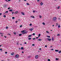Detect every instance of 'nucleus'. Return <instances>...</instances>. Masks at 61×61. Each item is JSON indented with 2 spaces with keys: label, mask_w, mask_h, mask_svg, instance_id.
I'll list each match as a JSON object with an SVG mask.
<instances>
[{
  "label": "nucleus",
  "mask_w": 61,
  "mask_h": 61,
  "mask_svg": "<svg viewBox=\"0 0 61 61\" xmlns=\"http://www.w3.org/2000/svg\"><path fill=\"white\" fill-rule=\"evenodd\" d=\"M0 50H2V49H0Z\"/></svg>",
  "instance_id": "nucleus-57"
},
{
  "label": "nucleus",
  "mask_w": 61,
  "mask_h": 61,
  "mask_svg": "<svg viewBox=\"0 0 61 61\" xmlns=\"http://www.w3.org/2000/svg\"><path fill=\"white\" fill-rule=\"evenodd\" d=\"M43 3H42L41 2V5H43Z\"/></svg>",
  "instance_id": "nucleus-21"
},
{
  "label": "nucleus",
  "mask_w": 61,
  "mask_h": 61,
  "mask_svg": "<svg viewBox=\"0 0 61 61\" xmlns=\"http://www.w3.org/2000/svg\"><path fill=\"white\" fill-rule=\"evenodd\" d=\"M57 8H60V6H59Z\"/></svg>",
  "instance_id": "nucleus-45"
},
{
  "label": "nucleus",
  "mask_w": 61,
  "mask_h": 61,
  "mask_svg": "<svg viewBox=\"0 0 61 61\" xmlns=\"http://www.w3.org/2000/svg\"><path fill=\"white\" fill-rule=\"evenodd\" d=\"M61 51H60L59 52V53H61Z\"/></svg>",
  "instance_id": "nucleus-39"
},
{
  "label": "nucleus",
  "mask_w": 61,
  "mask_h": 61,
  "mask_svg": "<svg viewBox=\"0 0 61 61\" xmlns=\"http://www.w3.org/2000/svg\"><path fill=\"white\" fill-rule=\"evenodd\" d=\"M31 36H32V35H29L28 36V37H31Z\"/></svg>",
  "instance_id": "nucleus-17"
},
{
  "label": "nucleus",
  "mask_w": 61,
  "mask_h": 61,
  "mask_svg": "<svg viewBox=\"0 0 61 61\" xmlns=\"http://www.w3.org/2000/svg\"><path fill=\"white\" fill-rule=\"evenodd\" d=\"M42 24L44 25H45V23L44 22H43L42 23Z\"/></svg>",
  "instance_id": "nucleus-24"
},
{
  "label": "nucleus",
  "mask_w": 61,
  "mask_h": 61,
  "mask_svg": "<svg viewBox=\"0 0 61 61\" xmlns=\"http://www.w3.org/2000/svg\"><path fill=\"white\" fill-rule=\"evenodd\" d=\"M10 8H8V9H10Z\"/></svg>",
  "instance_id": "nucleus-59"
},
{
  "label": "nucleus",
  "mask_w": 61,
  "mask_h": 61,
  "mask_svg": "<svg viewBox=\"0 0 61 61\" xmlns=\"http://www.w3.org/2000/svg\"><path fill=\"white\" fill-rule=\"evenodd\" d=\"M60 35V34H57V36H59Z\"/></svg>",
  "instance_id": "nucleus-25"
},
{
  "label": "nucleus",
  "mask_w": 61,
  "mask_h": 61,
  "mask_svg": "<svg viewBox=\"0 0 61 61\" xmlns=\"http://www.w3.org/2000/svg\"><path fill=\"white\" fill-rule=\"evenodd\" d=\"M25 30H24L23 31H21V32L22 33V34H23V35H24V34H26V33H27L26 32H25L26 31Z\"/></svg>",
  "instance_id": "nucleus-1"
},
{
  "label": "nucleus",
  "mask_w": 61,
  "mask_h": 61,
  "mask_svg": "<svg viewBox=\"0 0 61 61\" xmlns=\"http://www.w3.org/2000/svg\"><path fill=\"white\" fill-rule=\"evenodd\" d=\"M21 14L23 15H25V14L23 12H21Z\"/></svg>",
  "instance_id": "nucleus-13"
},
{
  "label": "nucleus",
  "mask_w": 61,
  "mask_h": 61,
  "mask_svg": "<svg viewBox=\"0 0 61 61\" xmlns=\"http://www.w3.org/2000/svg\"><path fill=\"white\" fill-rule=\"evenodd\" d=\"M28 40H31V38H29L28 39Z\"/></svg>",
  "instance_id": "nucleus-23"
},
{
  "label": "nucleus",
  "mask_w": 61,
  "mask_h": 61,
  "mask_svg": "<svg viewBox=\"0 0 61 61\" xmlns=\"http://www.w3.org/2000/svg\"><path fill=\"white\" fill-rule=\"evenodd\" d=\"M9 11H10V12H12L13 10H9Z\"/></svg>",
  "instance_id": "nucleus-11"
},
{
  "label": "nucleus",
  "mask_w": 61,
  "mask_h": 61,
  "mask_svg": "<svg viewBox=\"0 0 61 61\" xmlns=\"http://www.w3.org/2000/svg\"><path fill=\"white\" fill-rule=\"evenodd\" d=\"M14 35H15L16 34V33H15V32H14Z\"/></svg>",
  "instance_id": "nucleus-38"
},
{
  "label": "nucleus",
  "mask_w": 61,
  "mask_h": 61,
  "mask_svg": "<svg viewBox=\"0 0 61 61\" xmlns=\"http://www.w3.org/2000/svg\"><path fill=\"white\" fill-rule=\"evenodd\" d=\"M58 19H59V20H60V18H58Z\"/></svg>",
  "instance_id": "nucleus-63"
},
{
  "label": "nucleus",
  "mask_w": 61,
  "mask_h": 61,
  "mask_svg": "<svg viewBox=\"0 0 61 61\" xmlns=\"http://www.w3.org/2000/svg\"><path fill=\"white\" fill-rule=\"evenodd\" d=\"M56 60H58V59H57V58H56Z\"/></svg>",
  "instance_id": "nucleus-34"
},
{
  "label": "nucleus",
  "mask_w": 61,
  "mask_h": 61,
  "mask_svg": "<svg viewBox=\"0 0 61 61\" xmlns=\"http://www.w3.org/2000/svg\"><path fill=\"white\" fill-rule=\"evenodd\" d=\"M56 26H57L58 25V23H56Z\"/></svg>",
  "instance_id": "nucleus-9"
},
{
  "label": "nucleus",
  "mask_w": 61,
  "mask_h": 61,
  "mask_svg": "<svg viewBox=\"0 0 61 61\" xmlns=\"http://www.w3.org/2000/svg\"><path fill=\"white\" fill-rule=\"evenodd\" d=\"M14 55V53H12L11 54V55H12V56H13Z\"/></svg>",
  "instance_id": "nucleus-12"
},
{
  "label": "nucleus",
  "mask_w": 61,
  "mask_h": 61,
  "mask_svg": "<svg viewBox=\"0 0 61 61\" xmlns=\"http://www.w3.org/2000/svg\"><path fill=\"white\" fill-rule=\"evenodd\" d=\"M40 18H41V17H42V16H41V15H40Z\"/></svg>",
  "instance_id": "nucleus-32"
},
{
  "label": "nucleus",
  "mask_w": 61,
  "mask_h": 61,
  "mask_svg": "<svg viewBox=\"0 0 61 61\" xmlns=\"http://www.w3.org/2000/svg\"><path fill=\"white\" fill-rule=\"evenodd\" d=\"M7 52H5V54H7Z\"/></svg>",
  "instance_id": "nucleus-47"
},
{
  "label": "nucleus",
  "mask_w": 61,
  "mask_h": 61,
  "mask_svg": "<svg viewBox=\"0 0 61 61\" xmlns=\"http://www.w3.org/2000/svg\"><path fill=\"white\" fill-rule=\"evenodd\" d=\"M38 57V56L37 55L35 56V58L36 59H37Z\"/></svg>",
  "instance_id": "nucleus-2"
},
{
  "label": "nucleus",
  "mask_w": 61,
  "mask_h": 61,
  "mask_svg": "<svg viewBox=\"0 0 61 61\" xmlns=\"http://www.w3.org/2000/svg\"><path fill=\"white\" fill-rule=\"evenodd\" d=\"M20 27H22V25H20Z\"/></svg>",
  "instance_id": "nucleus-43"
},
{
  "label": "nucleus",
  "mask_w": 61,
  "mask_h": 61,
  "mask_svg": "<svg viewBox=\"0 0 61 61\" xmlns=\"http://www.w3.org/2000/svg\"><path fill=\"white\" fill-rule=\"evenodd\" d=\"M33 13H35V11H34V10H33Z\"/></svg>",
  "instance_id": "nucleus-44"
},
{
  "label": "nucleus",
  "mask_w": 61,
  "mask_h": 61,
  "mask_svg": "<svg viewBox=\"0 0 61 61\" xmlns=\"http://www.w3.org/2000/svg\"><path fill=\"white\" fill-rule=\"evenodd\" d=\"M40 36H41V34H39V35L38 36V37H40Z\"/></svg>",
  "instance_id": "nucleus-16"
},
{
  "label": "nucleus",
  "mask_w": 61,
  "mask_h": 61,
  "mask_svg": "<svg viewBox=\"0 0 61 61\" xmlns=\"http://www.w3.org/2000/svg\"><path fill=\"white\" fill-rule=\"evenodd\" d=\"M4 17H6V16L5 15H4L3 16Z\"/></svg>",
  "instance_id": "nucleus-31"
},
{
  "label": "nucleus",
  "mask_w": 61,
  "mask_h": 61,
  "mask_svg": "<svg viewBox=\"0 0 61 61\" xmlns=\"http://www.w3.org/2000/svg\"><path fill=\"white\" fill-rule=\"evenodd\" d=\"M28 57L29 58V57H30V56H28Z\"/></svg>",
  "instance_id": "nucleus-62"
},
{
  "label": "nucleus",
  "mask_w": 61,
  "mask_h": 61,
  "mask_svg": "<svg viewBox=\"0 0 61 61\" xmlns=\"http://www.w3.org/2000/svg\"><path fill=\"white\" fill-rule=\"evenodd\" d=\"M8 1H11V0H8Z\"/></svg>",
  "instance_id": "nucleus-56"
},
{
  "label": "nucleus",
  "mask_w": 61,
  "mask_h": 61,
  "mask_svg": "<svg viewBox=\"0 0 61 61\" xmlns=\"http://www.w3.org/2000/svg\"><path fill=\"white\" fill-rule=\"evenodd\" d=\"M8 61H10V60L9 59L8 60Z\"/></svg>",
  "instance_id": "nucleus-58"
},
{
  "label": "nucleus",
  "mask_w": 61,
  "mask_h": 61,
  "mask_svg": "<svg viewBox=\"0 0 61 61\" xmlns=\"http://www.w3.org/2000/svg\"><path fill=\"white\" fill-rule=\"evenodd\" d=\"M29 30H30L31 32H32V30H34V28H31L30 29H29Z\"/></svg>",
  "instance_id": "nucleus-5"
},
{
  "label": "nucleus",
  "mask_w": 61,
  "mask_h": 61,
  "mask_svg": "<svg viewBox=\"0 0 61 61\" xmlns=\"http://www.w3.org/2000/svg\"><path fill=\"white\" fill-rule=\"evenodd\" d=\"M45 47H47V46H45Z\"/></svg>",
  "instance_id": "nucleus-55"
},
{
  "label": "nucleus",
  "mask_w": 61,
  "mask_h": 61,
  "mask_svg": "<svg viewBox=\"0 0 61 61\" xmlns=\"http://www.w3.org/2000/svg\"><path fill=\"white\" fill-rule=\"evenodd\" d=\"M6 29H8V27H6Z\"/></svg>",
  "instance_id": "nucleus-22"
},
{
  "label": "nucleus",
  "mask_w": 61,
  "mask_h": 61,
  "mask_svg": "<svg viewBox=\"0 0 61 61\" xmlns=\"http://www.w3.org/2000/svg\"><path fill=\"white\" fill-rule=\"evenodd\" d=\"M3 33H0V34H1V35H3Z\"/></svg>",
  "instance_id": "nucleus-42"
},
{
  "label": "nucleus",
  "mask_w": 61,
  "mask_h": 61,
  "mask_svg": "<svg viewBox=\"0 0 61 61\" xmlns=\"http://www.w3.org/2000/svg\"><path fill=\"white\" fill-rule=\"evenodd\" d=\"M39 49H40V50H41V48H40Z\"/></svg>",
  "instance_id": "nucleus-54"
},
{
  "label": "nucleus",
  "mask_w": 61,
  "mask_h": 61,
  "mask_svg": "<svg viewBox=\"0 0 61 61\" xmlns=\"http://www.w3.org/2000/svg\"><path fill=\"white\" fill-rule=\"evenodd\" d=\"M46 33H48V34H49V32L48 31H46Z\"/></svg>",
  "instance_id": "nucleus-27"
},
{
  "label": "nucleus",
  "mask_w": 61,
  "mask_h": 61,
  "mask_svg": "<svg viewBox=\"0 0 61 61\" xmlns=\"http://www.w3.org/2000/svg\"><path fill=\"white\" fill-rule=\"evenodd\" d=\"M8 35H10V36L11 35L10 34H8Z\"/></svg>",
  "instance_id": "nucleus-60"
},
{
  "label": "nucleus",
  "mask_w": 61,
  "mask_h": 61,
  "mask_svg": "<svg viewBox=\"0 0 61 61\" xmlns=\"http://www.w3.org/2000/svg\"><path fill=\"white\" fill-rule=\"evenodd\" d=\"M55 51L56 52H59V51H58V50H55Z\"/></svg>",
  "instance_id": "nucleus-10"
},
{
  "label": "nucleus",
  "mask_w": 61,
  "mask_h": 61,
  "mask_svg": "<svg viewBox=\"0 0 61 61\" xmlns=\"http://www.w3.org/2000/svg\"><path fill=\"white\" fill-rule=\"evenodd\" d=\"M22 36V34H19V36Z\"/></svg>",
  "instance_id": "nucleus-30"
},
{
  "label": "nucleus",
  "mask_w": 61,
  "mask_h": 61,
  "mask_svg": "<svg viewBox=\"0 0 61 61\" xmlns=\"http://www.w3.org/2000/svg\"><path fill=\"white\" fill-rule=\"evenodd\" d=\"M56 19H57L56 17H54L53 18V20L54 21H56Z\"/></svg>",
  "instance_id": "nucleus-4"
},
{
  "label": "nucleus",
  "mask_w": 61,
  "mask_h": 61,
  "mask_svg": "<svg viewBox=\"0 0 61 61\" xmlns=\"http://www.w3.org/2000/svg\"><path fill=\"white\" fill-rule=\"evenodd\" d=\"M21 49L23 50V49H24V47H21Z\"/></svg>",
  "instance_id": "nucleus-15"
},
{
  "label": "nucleus",
  "mask_w": 61,
  "mask_h": 61,
  "mask_svg": "<svg viewBox=\"0 0 61 61\" xmlns=\"http://www.w3.org/2000/svg\"><path fill=\"white\" fill-rule=\"evenodd\" d=\"M5 13H8V11H5Z\"/></svg>",
  "instance_id": "nucleus-20"
},
{
  "label": "nucleus",
  "mask_w": 61,
  "mask_h": 61,
  "mask_svg": "<svg viewBox=\"0 0 61 61\" xmlns=\"http://www.w3.org/2000/svg\"><path fill=\"white\" fill-rule=\"evenodd\" d=\"M33 40H35L36 39L35 38H34L32 39Z\"/></svg>",
  "instance_id": "nucleus-29"
},
{
  "label": "nucleus",
  "mask_w": 61,
  "mask_h": 61,
  "mask_svg": "<svg viewBox=\"0 0 61 61\" xmlns=\"http://www.w3.org/2000/svg\"><path fill=\"white\" fill-rule=\"evenodd\" d=\"M14 12H13L12 13V14H14Z\"/></svg>",
  "instance_id": "nucleus-61"
},
{
  "label": "nucleus",
  "mask_w": 61,
  "mask_h": 61,
  "mask_svg": "<svg viewBox=\"0 0 61 61\" xmlns=\"http://www.w3.org/2000/svg\"><path fill=\"white\" fill-rule=\"evenodd\" d=\"M58 28H60V25H58Z\"/></svg>",
  "instance_id": "nucleus-14"
},
{
  "label": "nucleus",
  "mask_w": 61,
  "mask_h": 61,
  "mask_svg": "<svg viewBox=\"0 0 61 61\" xmlns=\"http://www.w3.org/2000/svg\"><path fill=\"white\" fill-rule=\"evenodd\" d=\"M47 39L49 41H51V39H50L49 38H47Z\"/></svg>",
  "instance_id": "nucleus-6"
},
{
  "label": "nucleus",
  "mask_w": 61,
  "mask_h": 61,
  "mask_svg": "<svg viewBox=\"0 0 61 61\" xmlns=\"http://www.w3.org/2000/svg\"><path fill=\"white\" fill-rule=\"evenodd\" d=\"M26 5H29V3H26Z\"/></svg>",
  "instance_id": "nucleus-37"
},
{
  "label": "nucleus",
  "mask_w": 61,
  "mask_h": 61,
  "mask_svg": "<svg viewBox=\"0 0 61 61\" xmlns=\"http://www.w3.org/2000/svg\"><path fill=\"white\" fill-rule=\"evenodd\" d=\"M18 13V11H17L15 12V14H17Z\"/></svg>",
  "instance_id": "nucleus-7"
},
{
  "label": "nucleus",
  "mask_w": 61,
  "mask_h": 61,
  "mask_svg": "<svg viewBox=\"0 0 61 61\" xmlns=\"http://www.w3.org/2000/svg\"><path fill=\"white\" fill-rule=\"evenodd\" d=\"M1 46H2V45H0V47H1Z\"/></svg>",
  "instance_id": "nucleus-64"
},
{
  "label": "nucleus",
  "mask_w": 61,
  "mask_h": 61,
  "mask_svg": "<svg viewBox=\"0 0 61 61\" xmlns=\"http://www.w3.org/2000/svg\"><path fill=\"white\" fill-rule=\"evenodd\" d=\"M25 44H26V42H25Z\"/></svg>",
  "instance_id": "nucleus-53"
},
{
  "label": "nucleus",
  "mask_w": 61,
  "mask_h": 61,
  "mask_svg": "<svg viewBox=\"0 0 61 61\" xmlns=\"http://www.w3.org/2000/svg\"><path fill=\"white\" fill-rule=\"evenodd\" d=\"M32 35H33V36H35V33H34L32 34Z\"/></svg>",
  "instance_id": "nucleus-28"
},
{
  "label": "nucleus",
  "mask_w": 61,
  "mask_h": 61,
  "mask_svg": "<svg viewBox=\"0 0 61 61\" xmlns=\"http://www.w3.org/2000/svg\"><path fill=\"white\" fill-rule=\"evenodd\" d=\"M17 22H18V21H17L15 22V23H17Z\"/></svg>",
  "instance_id": "nucleus-51"
},
{
  "label": "nucleus",
  "mask_w": 61,
  "mask_h": 61,
  "mask_svg": "<svg viewBox=\"0 0 61 61\" xmlns=\"http://www.w3.org/2000/svg\"><path fill=\"white\" fill-rule=\"evenodd\" d=\"M4 37H5V38H6V36H4Z\"/></svg>",
  "instance_id": "nucleus-52"
},
{
  "label": "nucleus",
  "mask_w": 61,
  "mask_h": 61,
  "mask_svg": "<svg viewBox=\"0 0 61 61\" xmlns=\"http://www.w3.org/2000/svg\"><path fill=\"white\" fill-rule=\"evenodd\" d=\"M12 19H15V17H13L12 18Z\"/></svg>",
  "instance_id": "nucleus-26"
},
{
  "label": "nucleus",
  "mask_w": 61,
  "mask_h": 61,
  "mask_svg": "<svg viewBox=\"0 0 61 61\" xmlns=\"http://www.w3.org/2000/svg\"><path fill=\"white\" fill-rule=\"evenodd\" d=\"M19 57V55L18 54H16L15 56V57L16 58H18Z\"/></svg>",
  "instance_id": "nucleus-3"
},
{
  "label": "nucleus",
  "mask_w": 61,
  "mask_h": 61,
  "mask_svg": "<svg viewBox=\"0 0 61 61\" xmlns=\"http://www.w3.org/2000/svg\"><path fill=\"white\" fill-rule=\"evenodd\" d=\"M38 40L39 41H42V39H39Z\"/></svg>",
  "instance_id": "nucleus-19"
},
{
  "label": "nucleus",
  "mask_w": 61,
  "mask_h": 61,
  "mask_svg": "<svg viewBox=\"0 0 61 61\" xmlns=\"http://www.w3.org/2000/svg\"><path fill=\"white\" fill-rule=\"evenodd\" d=\"M47 37L49 38H50V36H47Z\"/></svg>",
  "instance_id": "nucleus-33"
},
{
  "label": "nucleus",
  "mask_w": 61,
  "mask_h": 61,
  "mask_svg": "<svg viewBox=\"0 0 61 61\" xmlns=\"http://www.w3.org/2000/svg\"><path fill=\"white\" fill-rule=\"evenodd\" d=\"M48 61H50V60L49 59L48 60Z\"/></svg>",
  "instance_id": "nucleus-36"
},
{
  "label": "nucleus",
  "mask_w": 61,
  "mask_h": 61,
  "mask_svg": "<svg viewBox=\"0 0 61 61\" xmlns=\"http://www.w3.org/2000/svg\"><path fill=\"white\" fill-rule=\"evenodd\" d=\"M32 25V24H30L29 25L30 26H31Z\"/></svg>",
  "instance_id": "nucleus-35"
},
{
  "label": "nucleus",
  "mask_w": 61,
  "mask_h": 61,
  "mask_svg": "<svg viewBox=\"0 0 61 61\" xmlns=\"http://www.w3.org/2000/svg\"><path fill=\"white\" fill-rule=\"evenodd\" d=\"M24 51H22V54H23V53H24Z\"/></svg>",
  "instance_id": "nucleus-48"
},
{
  "label": "nucleus",
  "mask_w": 61,
  "mask_h": 61,
  "mask_svg": "<svg viewBox=\"0 0 61 61\" xmlns=\"http://www.w3.org/2000/svg\"><path fill=\"white\" fill-rule=\"evenodd\" d=\"M30 17H32V18H35V16H31Z\"/></svg>",
  "instance_id": "nucleus-8"
},
{
  "label": "nucleus",
  "mask_w": 61,
  "mask_h": 61,
  "mask_svg": "<svg viewBox=\"0 0 61 61\" xmlns=\"http://www.w3.org/2000/svg\"><path fill=\"white\" fill-rule=\"evenodd\" d=\"M2 15V13H0V15Z\"/></svg>",
  "instance_id": "nucleus-41"
},
{
  "label": "nucleus",
  "mask_w": 61,
  "mask_h": 61,
  "mask_svg": "<svg viewBox=\"0 0 61 61\" xmlns=\"http://www.w3.org/2000/svg\"><path fill=\"white\" fill-rule=\"evenodd\" d=\"M51 40H52V41H54V38L53 37L52 38Z\"/></svg>",
  "instance_id": "nucleus-18"
},
{
  "label": "nucleus",
  "mask_w": 61,
  "mask_h": 61,
  "mask_svg": "<svg viewBox=\"0 0 61 61\" xmlns=\"http://www.w3.org/2000/svg\"><path fill=\"white\" fill-rule=\"evenodd\" d=\"M5 1H6V2H8V1H7V0H5Z\"/></svg>",
  "instance_id": "nucleus-49"
},
{
  "label": "nucleus",
  "mask_w": 61,
  "mask_h": 61,
  "mask_svg": "<svg viewBox=\"0 0 61 61\" xmlns=\"http://www.w3.org/2000/svg\"><path fill=\"white\" fill-rule=\"evenodd\" d=\"M32 46H35V44H32Z\"/></svg>",
  "instance_id": "nucleus-40"
},
{
  "label": "nucleus",
  "mask_w": 61,
  "mask_h": 61,
  "mask_svg": "<svg viewBox=\"0 0 61 61\" xmlns=\"http://www.w3.org/2000/svg\"><path fill=\"white\" fill-rule=\"evenodd\" d=\"M37 2H39V1H40V0H37Z\"/></svg>",
  "instance_id": "nucleus-46"
},
{
  "label": "nucleus",
  "mask_w": 61,
  "mask_h": 61,
  "mask_svg": "<svg viewBox=\"0 0 61 61\" xmlns=\"http://www.w3.org/2000/svg\"><path fill=\"white\" fill-rule=\"evenodd\" d=\"M38 38H39L38 37H36V39H38Z\"/></svg>",
  "instance_id": "nucleus-50"
}]
</instances>
